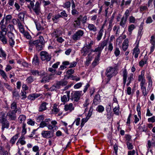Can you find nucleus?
Listing matches in <instances>:
<instances>
[{
  "label": "nucleus",
  "instance_id": "f257e3e1",
  "mask_svg": "<svg viewBox=\"0 0 155 155\" xmlns=\"http://www.w3.org/2000/svg\"><path fill=\"white\" fill-rule=\"evenodd\" d=\"M117 73V72L115 67H109L107 68L105 72L106 75L108 78L107 83H108L113 77L115 76Z\"/></svg>",
  "mask_w": 155,
  "mask_h": 155
},
{
  "label": "nucleus",
  "instance_id": "f03ea898",
  "mask_svg": "<svg viewBox=\"0 0 155 155\" xmlns=\"http://www.w3.org/2000/svg\"><path fill=\"white\" fill-rule=\"evenodd\" d=\"M0 122L2 123V129L3 131L5 128H8L9 126V124L8 121L5 118V114L2 113L1 114L0 118Z\"/></svg>",
  "mask_w": 155,
  "mask_h": 155
},
{
  "label": "nucleus",
  "instance_id": "7ed1b4c3",
  "mask_svg": "<svg viewBox=\"0 0 155 155\" xmlns=\"http://www.w3.org/2000/svg\"><path fill=\"white\" fill-rule=\"evenodd\" d=\"M40 56L41 60L42 61H46L47 62L49 61L51 58V54L45 51H42L40 52Z\"/></svg>",
  "mask_w": 155,
  "mask_h": 155
},
{
  "label": "nucleus",
  "instance_id": "20e7f679",
  "mask_svg": "<svg viewBox=\"0 0 155 155\" xmlns=\"http://www.w3.org/2000/svg\"><path fill=\"white\" fill-rule=\"evenodd\" d=\"M84 34V31L81 30H79L76 31L72 35V38L74 41L80 40Z\"/></svg>",
  "mask_w": 155,
  "mask_h": 155
},
{
  "label": "nucleus",
  "instance_id": "39448f33",
  "mask_svg": "<svg viewBox=\"0 0 155 155\" xmlns=\"http://www.w3.org/2000/svg\"><path fill=\"white\" fill-rule=\"evenodd\" d=\"M41 134L42 137L44 138H49L53 136V133L51 131L45 130L42 131Z\"/></svg>",
  "mask_w": 155,
  "mask_h": 155
},
{
  "label": "nucleus",
  "instance_id": "423d86ee",
  "mask_svg": "<svg viewBox=\"0 0 155 155\" xmlns=\"http://www.w3.org/2000/svg\"><path fill=\"white\" fill-rule=\"evenodd\" d=\"M18 113L17 110H12L8 112L7 114V116L11 120H15L16 119V113Z\"/></svg>",
  "mask_w": 155,
  "mask_h": 155
},
{
  "label": "nucleus",
  "instance_id": "0eeeda50",
  "mask_svg": "<svg viewBox=\"0 0 155 155\" xmlns=\"http://www.w3.org/2000/svg\"><path fill=\"white\" fill-rule=\"evenodd\" d=\"M40 5V3L37 1L36 2L35 6L32 8L34 12L37 15H39L41 12Z\"/></svg>",
  "mask_w": 155,
  "mask_h": 155
},
{
  "label": "nucleus",
  "instance_id": "6e6552de",
  "mask_svg": "<svg viewBox=\"0 0 155 155\" xmlns=\"http://www.w3.org/2000/svg\"><path fill=\"white\" fill-rule=\"evenodd\" d=\"M51 124H48L47 125V127L49 130H52L54 129L55 130L58 129V127L56 125L57 124V122L55 120H52L51 121Z\"/></svg>",
  "mask_w": 155,
  "mask_h": 155
},
{
  "label": "nucleus",
  "instance_id": "1a4fd4ad",
  "mask_svg": "<svg viewBox=\"0 0 155 155\" xmlns=\"http://www.w3.org/2000/svg\"><path fill=\"white\" fill-rule=\"evenodd\" d=\"M138 80L140 81V85L145 84V80L144 78V71H142L141 74L139 75L138 77Z\"/></svg>",
  "mask_w": 155,
  "mask_h": 155
},
{
  "label": "nucleus",
  "instance_id": "9d476101",
  "mask_svg": "<svg viewBox=\"0 0 155 155\" xmlns=\"http://www.w3.org/2000/svg\"><path fill=\"white\" fill-rule=\"evenodd\" d=\"M81 95V92L78 91L74 92L73 94H71L72 99L75 101H78L80 98Z\"/></svg>",
  "mask_w": 155,
  "mask_h": 155
},
{
  "label": "nucleus",
  "instance_id": "9b49d317",
  "mask_svg": "<svg viewBox=\"0 0 155 155\" xmlns=\"http://www.w3.org/2000/svg\"><path fill=\"white\" fill-rule=\"evenodd\" d=\"M10 108L12 109L13 110H17L18 114H20L21 113V109L17 108V103L15 101L13 102L11 104Z\"/></svg>",
  "mask_w": 155,
  "mask_h": 155
},
{
  "label": "nucleus",
  "instance_id": "f8f14e48",
  "mask_svg": "<svg viewBox=\"0 0 155 155\" xmlns=\"http://www.w3.org/2000/svg\"><path fill=\"white\" fill-rule=\"evenodd\" d=\"M68 82L66 81L63 80L57 82L55 87L59 89L61 86H64L67 84Z\"/></svg>",
  "mask_w": 155,
  "mask_h": 155
},
{
  "label": "nucleus",
  "instance_id": "ddd939ff",
  "mask_svg": "<svg viewBox=\"0 0 155 155\" xmlns=\"http://www.w3.org/2000/svg\"><path fill=\"white\" fill-rule=\"evenodd\" d=\"M82 17L81 15H80L77 18V19L75 20L73 23V24L75 28H78L81 25V20Z\"/></svg>",
  "mask_w": 155,
  "mask_h": 155
},
{
  "label": "nucleus",
  "instance_id": "4468645a",
  "mask_svg": "<svg viewBox=\"0 0 155 155\" xmlns=\"http://www.w3.org/2000/svg\"><path fill=\"white\" fill-rule=\"evenodd\" d=\"M61 35V31L58 29H54L51 34L52 36L55 38L60 36Z\"/></svg>",
  "mask_w": 155,
  "mask_h": 155
},
{
  "label": "nucleus",
  "instance_id": "2eb2a0df",
  "mask_svg": "<svg viewBox=\"0 0 155 155\" xmlns=\"http://www.w3.org/2000/svg\"><path fill=\"white\" fill-rule=\"evenodd\" d=\"M123 74L122 76L123 77V85L124 86H125V85L126 84V81H127V71L126 69L124 68V69H123Z\"/></svg>",
  "mask_w": 155,
  "mask_h": 155
},
{
  "label": "nucleus",
  "instance_id": "dca6fc26",
  "mask_svg": "<svg viewBox=\"0 0 155 155\" xmlns=\"http://www.w3.org/2000/svg\"><path fill=\"white\" fill-rule=\"evenodd\" d=\"M74 109V107L72 103H70L69 104H66L64 106V110L65 111H69L71 112Z\"/></svg>",
  "mask_w": 155,
  "mask_h": 155
},
{
  "label": "nucleus",
  "instance_id": "f3484780",
  "mask_svg": "<svg viewBox=\"0 0 155 155\" xmlns=\"http://www.w3.org/2000/svg\"><path fill=\"white\" fill-rule=\"evenodd\" d=\"M50 120V119L48 118L45 119L44 121H42L39 124V127L40 128H44L45 127H47V125Z\"/></svg>",
  "mask_w": 155,
  "mask_h": 155
},
{
  "label": "nucleus",
  "instance_id": "a211bd4d",
  "mask_svg": "<svg viewBox=\"0 0 155 155\" xmlns=\"http://www.w3.org/2000/svg\"><path fill=\"white\" fill-rule=\"evenodd\" d=\"M65 94H66L61 97V101L62 102H65L69 100L70 92L68 91H66Z\"/></svg>",
  "mask_w": 155,
  "mask_h": 155
},
{
  "label": "nucleus",
  "instance_id": "6ab92c4d",
  "mask_svg": "<svg viewBox=\"0 0 155 155\" xmlns=\"http://www.w3.org/2000/svg\"><path fill=\"white\" fill-rule=\"evenodd\" d=\"M87 28L90 31L96 32L97 30V28L92 24L88 23Z\"/></svg>",
  "mask_w": 155,
  "mask_h": 155
},
{
  "label": "nucleus",
  "instance_id": "aec40b11",
  "mask_svg": "<svg viewBox=\"0 0 155 155\" xmlns=\"http://www.w3.org/2000/svg\"><path fill=\"white\" fill-rule=\"evenodd\" d=\"M150 43L152 46L151 47V51L153 52L154 49L155 45V36L152 35L150 38Z\"/></svg>",
  "mask_w": 155,
  "mask_h": 155
},
{
  "label": "nucleus",
  "instance_id": "412c9836",
  "mask_svg": "<svg viewBox=\"0 0 155 155\" xmlns=\"http://www.w3.org/2000/svg\"><path fill=\"white\" fill-rule=\"evenodd\" d=\"M145 85V84L140 85V86L143 95L146 97L147 96L148 92L147 91V89Z\"/></svg>",
  "mask_w": 155,
  "mask_h": 155
},
{
  "label": "nucleus",
  "instance_id": "4be33fe9",
  "mask_svg": "<svg viewBox=\"0 0 155 155\" xmlns=\"http://www.w3.org/2000/svg\"><path fill=\"white\" fill-rule=\"evenodd\" d=\"M128 40L127 39H125L123 43L122 48L124 51H126L128 46Z\"/></svg>",
  "mask_w": 155,
  "mask_h": 155
},
{
  "label": "nucleus",
  "instance_id": "5701e85b",
  "mask_svg": "<svg viewBox=\"0 0 155 155\" xmlns=\"http://www.w3.org/2000/svg\"><path fill=\"white\" fill-rule=\"evenodd\" d=\"M89 49L85 46L83 47L81 50V54L82 56H86L88 53Z\"/></svg>",
  "mask_w": 155,
  "mask_h": 155
},
{
  "label": "nucleus",
  "instance_id": "b1692460",
  "mask_svg": "<svg viewBox=\"0 0 155 155\" xmlns=\"http://www.w3.org/2000/svg\"><path fill=\"white\" fill-rule=\"evenodd\" d=\"M54 75L55 74H51L49 76L43 77L41 81V82L44 83L49 82V80L52 79L51 76Z\"/></svg>",
  "mask_w": 155,
  "mask_h": 155
},
{
  "label": "nucleus",
  "instance_id": "393cba45",
  "mask_svg": "<svg viewBox=\"0 0 155 155\" xmlns=\"http://www.w3.org/2000/svg\"><path fill=\"white\" fill-rule=\"evenodd\" d=\"M48 104L46 103L45 102H43L41 104L39 107V110L40 111H42L46 109L47 108L46 106L48 105Z\"/></svg>",
  "mask_w": 155,
  "mask_h": 155
},
{
  "label": "nucleus",
  "instance_id": "a878e982",
  "mask_svg": "<svg viewBox=\"0 0 155 155\" xmlns=\"http://www.w3.org/2000/svg\"><path fill=\"white\" fill-rule=\"evenodd\" d=\"M25 138L23 136H21V137L19 139L17 144L18 143H20L21 145H24L26 143V141L25 140Z\"/></svg>",
  "mask_w": 155,
  "mask_h": 155
},
{
  "label": "nucleus",
  "instance_id": "bb28decb",
  "mask_svg": "<svg viewBox=\"0 0 155 155\" xmlns=\"http://www.w3.org/2000/svg\"><path fill=\"white\" fill-rule=\"evenodd\" d=\"M13 93V96L15 97V98L16 100H19L20 98V96L18 92L17 91V90L15 89L12 92Z\"/></svg>",
  "mask_w": 155,
  "mask_h": 155
},
{
  "label": "nucleus",
  "instance_id": "cd10ccee",
  "mask_svg": "<svg viewBox=\"0 0 155 155\" xmlns=\"http://www.w3.org/2000/svg\"><path fill=\"white\" fill-rule=\"evenodd\" d=\"M61 18L60 15L57 14L54 15L52 16V19L54 23H57L59 21V18Z\"/></svg>",
  "mask_w": 155,
  "mask_h": 155
},
{
  "label": "nucleus",
  "instance_id": "c85d7f7f",
  "mask_svg": "<svg viewBox=\"0 0 155 155\" xmlns=\"http://www.w3.org/2000/svg\"><path fill=\"white\" fill-rule=\"evenodd\" d=\"M127 18H125L124 16H123L121 18V21L120 23V25L123 27H125V24L127 20Z\"/></svg>",
  "mask_w": 155,
  "mask_h": 155
},
{
  "label": "nucleus",
  "instance_id": "c756f323",
  "mask_svg": "<svg viewBox=\"0 0 155 155\" xmlns=\"http://www.w3.org/2000/svg\"><path fill=\"white\" fill-rule=\"evenodd\" d=\"M26 119V116L23 114L20 115L18 118V120L19 121V122L21 123H23V124Z\"/></svg>",
  "mask_w": 155,
  "mask_h": 155
},
{
  "label": "nucleus",
  "instance_id": "7c9ffc66",
  "mask_svg": "<svg viewBox=\"0 0 155 155\" xmlns=\"http://www.w3.org/2000/svg\"><path fill=\"white\" fill-rule=\"evenodd\" d=\"M103 30L102 28H101L97 35L96 38L97 41H99L101 39V37L103 34Z\"/></svg>",
  "mask_w": 155,
  "mask_h": 155
},
{
  "label": "nucleus",
  "instance_id": "2f4dec72",
  "mask_svg": "<svg viewBox=\"0 0 155 155\" xmlns=\"http://www.w3.org/2000/svg\"><path fill=\"white\" fill-rule=\"evenodd\" d=\"M140 52V50L137 47H135L134 49L133 54H134V57L137 58L138 57V54Z\"/></svg>",
  "mask_w": 155,
  "mask_h": 155
},
{
  "label": "nucleus",
  "instance_id": "473e14b6",
  "mask_svg": "<svg viewBox=\"0 0 155 155\" xmlns=\"http://www.w3.org/2000/svg\"><path fill=\"white\" fill-rule=\"evenodd\" d=\"M1 31H0V38L5 37L7 34V29L5 28L1 29Z\"/></svg>",
  "mask_w": 155,
  "mask_h": 155
},
{
  "label": "nucleus",
  "instance_id": "72a5a7b5",
  "mask_svg": "<svg viewBox=\"0 0 155 155\" xmlns=\"http://www.w3.org/2000/svg\"><path fill=\"white\" fill-rule=\"evenodd\" d=\"M32 63L35 65H38L39 63V59L37 55H35L33 59Z\"/></svg>",
  "mask_w": 155,
  "mask_h": 155
},
{
  "label": "nucleus",
  "instance_id": "f704fd0d",
  "mask_svg": "<svg viewBox=\"0 0 155 155\" xmlns=\"http://www.w3.org/2000/svg\"><path fill=\"white\" fill-rule=\"evenodd\" d=\"M92 57L91 55V54H89L87 58L85 64L88 66L90 64L91 61L92 60Z\"/></svg>",
  "mask_w": 155,
  "mask_h": 155
},
{
  "label": "nucleus",
  "instance_id": "c9c22d12",
  "mask_svg": "<svg viewBox=\"0 0 155 155\" xmlns=\"http://www.w3.org/2000/svg\"><path fill=\"white\" fill-rule=\"evenodd\" d=\"M99 58L100 57H99L98 56H97L95 57L94 60L92 64V65L94 67L98 64V62L99 60Z\"/></svg>",
  "mask_w": 155,
  "mask_h": 155
},
{
  "label": "nucleus",
  "instance_id": "e433bc0d",
  "mask_svg": "<svg viewBox=\"0 0 155 155\" xmlns=\"http://www.w3.org/2000/svg\"><path fill=\"white\" fill-rule=\"evenodd\" d=\"M7 55L5 51L2 48H0V58L2 57L5 59Z\"/></svg>",
  "mask_w": 155,
  "mask_h": 155
},
{
  "label": "nucleus",
  "instance_id": "4c0bfd02",
  "mask_svg": "<svg viewBox=\"0 0 155 155\" xmlns=\"http://www.w3.org/2000/svg\"><path fill=\"white\" fill-rule=\"evenodd\" d=\"M29 43L30 45L31 46H35L36 47L37 46V45L40 44L38 42V40H35L33 41H29Z\"/></svg>",
  "mask_w": 155,
  "mask_h": 155
},
{
  "label": "nucleus",
  "instance_id": "58836bf2",
  "mask_svg": "<svg viewBox=\"0 0 155 155\" xmlns=\"http://www.w3.org/2000/svg\"><path fill=\"white\" fill-rule=\"evenodd\" d=\"M0 155H8L7 151L5 150L1 146H0Z\"/></svg>",
  "mask_w": 155,
  "mask_h": 155
},
{
  "label": "nucleus",
  "instance_id": "ea45409f",
  "mask_svg": "<svg viewBox=\"0 0 155 155\" xmlns=\"http://www.w3.org/2000/svg\"><path fill=\"white\" fill-rule=\"evenodd\" d=\"M133 76L134 75L133 74H130L129 75V76L128 78V82L127 84V86H128L130 85L131 81L133 80Z\"/></svg>",
  "mask_w": 155,
  "mask_h": 155
},
{
  "label": "nucleus",
  "instance_id": "a19ab883",
  "mask_svg": "<svg viewBox=\"0 0 155 155\" xmlns=\"http://www.w3.org/2000/svg\"><path fill=\"white\" fill-rule=\"evenodd\" d=\"M0 75L3 78L6 80L7 77L5 72L3 70L0 69Z\"/></svg>",
  "mask_w": 155,
  "mask_h": 155
},
{
  "label": "nucleus",
  "instance_id": "79ce46f5",
  "mask_svg": "<svg viewBox=\"0 0 155 155\" xmlns=\"http://www.w3.org/2000/svg\"><path fill=\"white\" fill-rule=\"evenodd\" d=\"M108 40H104L101 42L100 44V46L103 49L104 47L106 46L108 43Z\"/></svg>",
  "mask_w": 155,
  "mask_h": 155
},
{
  "label": "nucleus",
  "instance_id": "37998d69",
  "mask_svg": "<svg viewBox=\"0 0 155 155\" xmlns=\"http://www.w3.org/2000/svg\"><path fill=\"white\" fill-rule=\"evenodd\" d=\"M100 96L99 95L97 94L94 97V102L95 103H96V104H97L98 103L100 102Z\"/></svg>",
  "mask_w": 155,
  "mask_h": 155
},
{
  "label": "nucleus",
  "instance_id": "c03bdc74",
  "mask_svg": "<svg viewBox=\"0 0 155 155\" xmlns=\"http://www.w3.org/2000/svg\"><path fill=\"white\" fill-rule=\"evenodd\" d=\"M18 137V134H16L11 138L10 141V143L12 144H14Z\"/></svg>",
  "mask_w": 155,
  "mask_h": 155
},
{
  "label": "nucleus",
  "instance_id": "a18cd8bd",
  "mask_svg": "<svg viewBox=\"0 0 155 155\" xmlns=\"http://www.w3.org/2000/svg\"><path fill=\"white\" fill-rule=\"evenodd\" d=\"M103 49L100 46L97 48H96L94 50V51H95V52H98V54L97 55V56L100 57L101 51Z\"/></svg>",
  "mask_w": 155,
  "mask_h": 155
},
{
  "label": "nucleus",
  "instance_id": "49530a36",
  "mask_svg": "<svg viewBox=\"0 0 155 155\" xmlns=\"http://www.w3.org/2000/svg\"><path fill=\"white\" fill-rule=\"evenodd\" d=\"M91 103V102L90 100L88 98H87L84 100L83 105L84 107H87Z\"/></svg>",
  "mask_w": 155,
  "mask_h": 155
},
{
  "label": "nucleus",
  "instance_id": "de8ad7c7",
  "mask_svg": "<svg viewBox=\"0 0 155 155\" xmlns=\"http://www.w3.org/2000/svg\"><path fill=\"white\" fill-rule=\"evenodd\" d=\"M148 88L150 89L151 88L152 85V80L150 77H148Z\"/></svg>",
  "mask_w": 155,
  "mask_h": 155
},
{
  "label": "nucleus",
  "instance_id": "09e8293b",
  "mask_svg": "<svg viewBox=\"0 0 155 155\" xmlns=\"http://www.w3.org/2000/svg\"><path fill=\"white\" fill-rule=\"evenodd\" d=\"M26 124L23 123L22 126V130L21 132L22 136H24L26 133V129L25 128Z\"/></svg>",
  "mask_w": 155,
  "mask_h": 155
},
{
  "label": "nucleus",
  "instance_id": "8fccbe9b",
  "mask_svg": "<svg viewBox=\"0 0 155 155\" xmlns=\"http://www.w3.org/2000/svg\"><path fill=\"white\" fill-rule=\"evenodd\" d=\"M108 49V50L110 51H112L113 49V44L110 42H109L108 44L107 47L105 48V49Z\"/></svg>",
  "mask_w": 155,
  "mask_h": 155
},
{
  "label": "nucleus",
  "instance_id": "3c124183",
  "mask_svg": "<svg viewBox=\"0 0 155 155\" xmlns=\"http://www.w3.org/2000/svg\"><path fill=\"white\" fill-rule=\"evenodd\" d=\"M18 25L20 31L22 33H24V29L23 28V26L22 25L21 23L19 22L18 23Z\"/></svg>",
  "mask_w": 155,
  "mask_h": 155
},
{
  "label": "nucleus",
  "instance_id": "603ef678",
  "mask_svg": "<svg viewBox=\"0 0 155 155\" xmlns=\"http://www.w3.org/2000/svg\"><path fill=\"white\" fill-rule=\"evenodd\" d=\"M53 112L55 114H57L59 111V109L57 107V106L56 104H54V105L53 107V109L52 110Z\"/></svg>",
  "mask_w": 155,
  "mask_h": 155
},
{
  "label": "nucleus",
  "instance_id": "864d4df0",
  "mask_svg": "<svg viewBox=\"0 0 155 155\" xmlns=\"http://www.w3.org/2000/svg\"><path fill=\"white\" fill-rule=\"evenodd\" d=\"M71 6V3L69 2H67L64 4L63 7L64 8H69Z\"/></svg>",
  "mask_w": 155,
  "mask_h": 155
},
{
  "label": "nucleus",
  "instance_id": "5fc2aeb1",
  "mask_svg": "<svg viewBox=\"0 0 155 155\" xmlns=\"http://www.w3.org/2000/svg\"><path fill=\"white\" fill-rule=\"evenodd\" d=\"M120 51L119 48H116L115 49L114 53L116 57L118 56L120 54Z\"/></svg>",
  "mask_w": 155,
  "mask_h": 155
},
{
  "label": "nucleus",
  "instance_id": "6e6d98bb",
  "mask_svg": "<svg viewBox=\"0 0 155 155\" xmlns=\"http://www.w3.org/2000/svg\"><path fill=\"white\" fill-rule=\"evenodd\" d=\"M12 18V16L11 15H7L5 17L6 23H9L10 20Z\"/></svg>",
  "mask_w": 155,
  "mask_h": 155
},
{
  "label": "nucleus",
  "instance_id": "4d7b16f0",
  "mask_svg": "<svg viewBox=\"0 0 155 155\" xmlns=\"http://www.w3.org/2000/svg\"><path fill=\"white\" fill-rule=\"evenodd\" d=\"M26 80L28 83H31L33 81L34 79L32 77L29 76L27 78Z\"/></svg>",
  "mask_w": 155,
  "mask_h": 155
},
{
  "label": "nucleus",
  "instance_id": "13d9d810",
  "mask_svg": "<svg viewBox=\"0 0 155 155\" xmlns=\"http://www.w3.org/2000/svg\"><path fill=\"white\" fill-rule=\"evenodd\" d=\"M8 36L9 39H15V36L14 34L11 32H8Z\"/></svg>",
  "mask_w": 155,
  "mask_h": 155
},
{
  "label": "nucleus",
  "instance_id": "bf43d9fd",
  "mask_svg": "<svg viewBox=\"0 0 155 155\" xmlns=\"http://www.w3.org/2000/svg\"><path fill=\"white\" fill-rule=\"evenodd\" d=\"M94 43V41H91L89 43H88V44L85 47L90 50L91 48L92 45Z\"/></svg>",
  "mask_w": 155,
  "mask_h": 155
},
{
  "label": "nucleus",
  "instance_id": "052dcab7",
  "mask_svg": "<svg viewBox=\"0 0 155 155\" xmlns=\"http://www.w3.org/2000/svg\"><path fill=\"white\" fill-rule=\"evenodd\" d=\"M31 72L35 76L37 75L39 76L40 75V73L37 70H31Z\"/></svg>",
  "mask_w": 155,
  "mask_h": 155
},
{
  "label": "nucleus",
  "instance_id": "680f3d73",
  "mask_svg": "<svg viewBox=\"0 0 155 155\" xmlns=\"http://www.w3.org/2000/svg\"><path fill=\"white\" fill-rule=\"evenodd\" d=\"M60 16H61V17L66 18L68 17V15L66 13L65 10H63L61 12Z\"/></svg>",
  "mask_w": 155,
  "mask_h": 155
},
{
  "label": "nucleus",
  "instance_id": "e2e57ef3",
  "mask_svg": "<svg viewBox=\"0 0 155 155\" xmlns=\"http://www.w3.org/2000/svg\"><path fill=\"white\" fill-rule=\"evenodd\" d=\"M4 85L5 87L10 91H12V89L11 87L8 83H4Z\"/></svg>",
  "mask_w": 155,
  "mask_h": 155
},
{
  "label": "nucleus",
  "instance_id": "0e129e2a",
  "mask_svg": "<svg viewBox=\"0 0 155 155\" xmlns=\"http://www.w3.org/2000/svg\"><path fill=\"white\" fill-rule=\"evenodd\" d=\"M137 110L138 112V116L140 118L141 116V112H140V106L139 104L137 107Z\"/></svg>",
  "mask_w": 155,
  "mask_h": 155
},
{
  "label": "nucleus",
  "instance_id": "69168bd1",
  "mask_svg": "<svg viewBox=\"0 0 155 155\" xmlns=\"http://www.w3.org/2000/svg\"><path fill=\"white\" fill-rule=\"evenodd\" d=\"M135 27L134 25L131 24L128 26V30L129 32H131Z\"/></svg>",
  "mask_w": 155,
  "mask_h": 155
},
{
  "label": "nucleus",
  "instance_id": "338daca9",
  "mask_svg": "<svg viewBox=\"0 0 155 155\" xmlns=\"http://www.w3.org/2000/svg\"><path fill=\"white\" fill-rule=\"evenodd\" d=\"M129 22L130 23H135L136 21V19L133 16H130L129 18Z\"/></svg>",
  "mask_w": 155,
  "mask_h": 155
},
{
  "label": "nucleus",
  "instance_id": "774afa93",
  "mask_svg": "<svg viewBox=\"0 0 155 155\" xmlns=\"http://www.w3.org/2000/svg\"><path fill=\"white\" fill-rule=\"evenodd\" d=\"M97 109L99 112H102L104 110V108L102 106L100 105L98 106L97 107Z\"/></svg>",
  "mask_w": 155,
  "mask_h": 155
}]
</instances>
